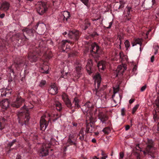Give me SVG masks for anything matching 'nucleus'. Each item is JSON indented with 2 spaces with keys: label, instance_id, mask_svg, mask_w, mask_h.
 Here are the masks:
<instances>
[{
  "label": "nucleus",
  "instance_id": "22",
  "mask_svg": "<svg viewBox=\"0 0 159 159\" xmlns=\"http://www.w3.org/2000/svg\"><path fill=\"white\" fill-rule=\"evenodd\" d=\"M9 102L7 99H5L0 102V105L2 108L4 109H7L9 107Z\"/></svg>",
  "mask_w": 159,
  "mask_h": 159
},
{
  "label": "nucleus",
  "instance_id": "58",
  "mask_svg": "<svg viewBox=\"0 0 159 159\" xmlns=\"http://www.w3.org/2000/svg\"><path fill=\"white\" fill-rule=\"evenodd\" d=\"M151 30L149 29L146 33V36H148V35L149 34V32L151 31Z\"/></svg>",
  "mask_w": 159,
  "mask_h": 159
},
{
  "label": "nucleus",
  "instance_id": "43",
  "mask_svg": "<svg viewBox=\"0 0 159 159\" xmlns=\"http://www.w3.org/2000/svg\"><path fill=\"white\" fill-rule=\"evenodd\" d=\"M16 142V139H13L11 142H9L8 143V146L10 147H11Z\"/></svg>",
  "mask_w": 159,
  "mask_h": 159
},
{
  "label": "nucleus",
  "instance_id": "3",
  "mask_svg": "<svg viewBox=\"0 0 159 159\" xmlns=\"http://www.w3.org/2000/svg\"><path fill=\"white\" fill-rule=\"evenodd\" d=\"M88 52H89L94 58H97L99 56V47L95 43L92 44L90 48L88 50Z\"/></svg>",
  "mask_w": 159,
  "mask_h": 159
},
{
  "label": "nucleus",
  "instance_id": "49",
  "mask_svg": "<svg viewBox=\"0 0 159 159\" xmlns=\"http://www.w3.org/2000/svg\"><path fill=\"white\" fill-rule=\"evenodd\" d=\"M120 158L119 159H122L124 157V153L123 152H120Z\"/></svg>",
  "mask_w": 159,
  "mask_h": 159
},
{
  "label": "nucleus",
  "instance_id": "40",
  "mask_svg": "<svg viewBox=\"0 0 159 159\" xmlns=\"http://www.w3.org/2000/svg\"><path fill=\"white\" fill-rule=\"evenodd\" d=\"M119 98H117V99H114L113 100L116 103H117V102L119 101L120 102L121 100L122 99V96H120V94H118Z\"/></svg>",
  "mask_w": 159,
  "mask_h": 159
},
{
  "label": "nucleus",
  "instance_id": "20",
  "mask_svg": "<svg viewBox=\"0 0 159 159\" xmlns=\"http://www.w3.org/2000/svg\"><path fill=\"white\" fill-rule=\"evenodd\" d=\"M98 119L103 123H105L108 119V117L104 113L101 112L98 114Z\"/></svg>",
  "mask_w": 159,
  "mask_h": 159
},
{
  "label": "nucleus",
  "instance_id": "57",
  "mask_svg": "<svg viewBox=\"0 0 159 159\" xmlns=\"http://www.w3.org/2000/svg\"><path fill=\"white\" fill-rule=\"evenodd\" d=\"M130 126L129 125H127L125 127V129L126 130H127L129 129Z\"/></svg>",
  "mask_w": 159,
  "mask_h": 159
},
{
  "label": "nucleus",
  "instance_id": "5",
  "mask_svg": "<svg viewBox=\"0 0 159 159\" xmlns=\"http://www.w3.org/2000/svg\"><path fill=\"white\" fill-rule=\"evenodd\" d=\"M93 106V104L92 103L90 102H88L83 107V108L84 107H87L86 109L84 110V111H87L88 112H89L88 111H89V109L90 108L92 107ZM87 115V118L90 120V122L93 123L96 121V119L95 118L94 115L92 114L91 115L90 114V115L89 116L88 115V113Z\"/></svg>",
  "mask_w": 159,
  "mask_h": 159
},
{
  "label": "nucleus",
  "instance_id": "45",
  "mask_svg": "<svg viewBox=\"0 0 159 159\" xmlns=\"http://www.w3.org/2000/svg\"><path fill=\"white\" fill-rule=\"evenodd\" d=\"M125 109L124 108H123L121 109V115L122 116H124L125 115Z\"/></svg>",
  "mask_w": 159,
  "mask_h": 159
},
{
  "label": "nucleus",
  "instance_id": "53",
  "mask_svg": "<svg viewBox=\"0 0 159 159\" xmlns=\"http://www.w3.org/2000/svg\"><path fill=\"white\" fill-rule=\"evenodd\" d=\"M134 99H131L129 100V102L130 104H131L134 102Z\"/></svg>",
  "mask_w": 159,
  "mask_h": 159
},
{
  "label": "nucleus",
  "instance_id": "23",
  "mask_svg": "<svg viewBox=\"0 0 159 159\" xmlns=\"http://www.w3.org/2000/svg\"><path fill=\"white\" fill-rule=\"evenodd\" d=\"M92 61L91 59L88 60L86 68L88 72L90 75L92 72Z\"/></svg>",
  "mask_w": 159,
  "mask_h": 159
},
{
  "label": "nucleus",
  "instance_id": "26",
  "mask_svg": "<svg viewBox=\"0 0 159 159\" xmlns=\"http://www.w3.org/2000/svg\"><path fill=\"white\" fill-rule=\"evenodd\" d=\"M123 36L121 35H118V38L117 40V43H116V44L119 45V48H121V44L123 42Z\"/></svg>",
  "mask_w": 159,
  "mask_h": 159
},
{
  "label": "nucleus",
  "instance_id": "28",
  "mask_svg": "<svg viewBox=\"0 0 159 159\" xmlns=\"http://www.w3.org/2000/svg\"><path fill=\"white\" fill-rule=\"evenodd\" d=\"M142 41V39H141L138 38L135 39L134 42L132 43V46L134 47L137 44H139L140 45V46L141 47Z\"/></svg>",
  "mask_w": 159,
  "mask_h": 159
},
{
  "label": "nucleus",
  "instance_id": "33",
  "mask_svg": "<svg viewBox=\"0 0 159 159\" xmlns=\"http://www.w3.org/2000/svg\"><path fill=\"white\" fill-rule=\"evenodd\" d=\"M102 131L105 134H108L111 132V129L109 127H107L104 128Z\"/></svg>",
  "mask_w": 159,
  "mask_h": 159
},
{
  "label": "nucleus",
  "instance_id": "8",
  "mask_svg": "<svg viewBox=\"0 0 159 159\" xmlns=\"http://www.w3.org/2000/svg\"><path fill=\"white\" fill-rule=\"evenodd\" d=\"M63 34L64 35L67 34L70 38H74L75 40H77L79 37L80 33L78 30H73L69 32L68 33L65 32Z\"/></svg>",
  "mask_w": 159,
  "mask_h": 159
},
{
  "label": "nucleus",
  "instance_id": "46",
  "mask_svg": "<svg viewBox=\"0 0 159 159\" xmlns=\"http://www.w3.org/2000/svg\"><path fill=\"white\" fill-rule=\"evenodd\" d=\"M137 69V66L136 65H135L134 66L133 68L132 69V71L134 72V74H136V71Z\"/></svg>",
  "mask_w": 159,
  "mask_h": 159
},
{
  "label": "nucleus",
  "instance_id": "31",
  "mask_svg": "<svg viewBox=\"0 0 159 159\" xmlns=\"http://www.w3.org/2000/svg\"><path fill=\"white\" fill-rule=\"evenodd\" d=\"M47 83L46 81L45 80H42L39 82V86L41 87H44Z\"/></svg>",
  "mask_w": 159,
  "mask_h": 159
},
{
  "label": "nucleus",
  "instance_id": "39",
  "mask_svg": "<svg viewBox=\"0 0 159 159\" xmlns=\"http://www.w3.org/2000/svg\"><path fill=\"white\" fill-rule=\"evenodd\" d=\"M125 44L126 48V50H127L128 48L130 46V43L129 41L127 40H126L125 42Z\"/></svg>",
  "mask_w": 159,
  "mask_h": 159
},
{
  "label": "nucleus",
  "instance_id": "24",
  "mask_svg": "<svg viewBox=\"0 0 159 159\" xmlns=\"http://www.w3.org/2000/svg\"><path fill=\"white\" fill-rule=\"evenodd\" d=\"M106 64L105 61H102L98 62L97 66L99 70H103L106 67Z\"/></svg>",
  "mask_w": 159,
  "mask_h": 159
},
{
  "label": "nucleus",
  "instance_id": "16",
  "mask_svg": "<svg viewBox=\"0 0 159 159\" xmlns=\"http://www.w3.org/2000/svg\"><path fill=\"white\" fill-rule=\"evenodd\" d=\"M62 98L63 101L65 103L67 107L69 108H71L72 106L70 100L68 98V96L65 93H63L61 96Z\"/></svg>",
  "mask_w": 159,
  "mask_h": 159
},
{
  "label": "nucleus",
  "instance_id": "6",
  "mask_svg": "<svg viewBox=\"0 0 159 159\" xmlns=\"http://www.w3.org/2000/svg\"><path fill=\"white\" fill-rule=\"evenodd\" d=\"M93 79L95 80V84L96 86L95 91L96 95L100 97L102 96L99 93L98 90L101 81V78L100 75L99 74H96L94 76Z\"/></svg>",
  "mask_w": 159,
  "mask_h": 159
},
{
  "label": "nucleus",
  "instance_id": "51",
  "mask_svg": "<svg viewBox=\"0 0 159 159\" xmlns=\"http://www.w3.org/2000/svg\"><path fill=\"white\" fill-rule=\"evenodd\" d=\"M146 88V86L144 85L140 89V90L141 92L143 91Z\"/></svg>",
  "mask_w": 159,
  "mask_h": 159
},
{
  "label": "nucleus",
  "instance_id": "10",
  "mask_svg": "<svg viewBox=\"0 0 159 159\" xmlns=\"http://www.w3.org/2000/svg\"><path fill=\"white\" fill-rule=\"evenodd\" d=\"M72 43L71 42L67 40L62 41L61 43V46L63 51L68 52L70 48V45H71Z\"/></svg>",
  "mask_w": 159,
  "mask_h": 159
},
{
  "label": "nucleus",
  "instance_id": "50",
  "mask_svg": "<svg viewBox=\"0 0 159 159\" xmlns=\"http://www.w3.org/2000/svg\"><path fill=\"white\" fill-rule=\"evenodd\" d=\"M90 25V23L89 22H87L86 24H85L84 28H83V29L84 30H86L88 28V27Z\"/></svg>",
  "mask_w": 159,
  "mask_h": 159
},
{
  "label": "nucleus",
  "instance_id": "1",
  "mask_svg": "<svg viewBox=\"0 0 159 159\" xmlns=\"http://www.w3.org/2000/svg\"><path fill=\"white\" fill-rule=\"evenodd\" d=\"M146 143L147 146L145 150L142 151L145 155L148 154L151 157L154 158L153 155L156 153V148L154 147L153 142L152 139H147L146 140Z\"/></svg>",
  "mask_w": 159,
  "mask_h": 159
},
{
  "label": "nucleus",
  "instance_id": "11",
  "mask_svg": "<svg viewBox=\"0 0 159 159\" xmlns=\"http://www.w3.org/2000/svg\"><path fill=\"white\" fill-rule=\"evenodd\" d=\"M131 11H132V8L130 7H127L125 9L123 15L124 18V21H126L129 20L130 19V12Z\"/></svg>",
  "mask_w": 159,
  "mask_h": 159
},
{
  "label": "nucleus",
  "instance_id": "35",
  "mask_svg": "<svg viewBox=\"0 0 159 159\" xmlns=\"http://www.w3.org/2000/svg\"><path fill=\"white\" fill-rule=\"evenodd\" d=\"M75 143L72 141L69 138L67 140V143L66 144V147L69 146L70 145L75 144Z\"/></svg>",
  "mask_w": 159,
  "mask_h": 159
},
{
  "label": "nucleus",
  "instance_id": "60",
  "mask_svg": "<svg viewBox=\"0 0 159 159\" xmlns=\"http://www.w3.org/2000/svg\"><path fill=\"white\" fill-rule=\"evenodd\" d=\"M92 141L93 143H95L96 142V140L95 139L93 138L92 139Z\"/></svg>",
  "mask_w": 159,
  "mask_h": 159
},
{
  "label": "nucleus",
  "instance_id": "41",
  "mask_svg": "<svg viewBox=\"0 0 159 159\" xmlns=\"http://www.w3.org/2000/svg\"><path fill=\"white\" fill-rule=\"evenodd\" d=\"M44 144L46 145V147H44V148H45L46 149H48V148H50L51 146V144L48 142H47L46 143H43V145Z\"/></svg>",
  "mask_w": 159,
  "mask_h": 159
},
{
  "label": "nucleus",
  "instance_id": "61",
  "mask_svg": "<svg viewBox=\"0 0 159 159\" xmlns=\"http://www.w3.org/2000/svg\"><path fill=\"white\" fill-rule=\"evenodd\" d=\"M117 93V92H116L114 90V94L112 96V98H113V97L115 96V94Z\"/></svg>",
  "mask_w": 159,
  "mask_h": 159
},
{
  "label": "nucleus",
  "instance_id": "64",
  "mask_svg": "<svg viewBox=\"0 0 159 159\" xmlns=\"http://www.w3.org/2000/svg\"><path fill=\"white\" fill-rule=\"evenodd\" d=\"M91 159H99V158H98L97 157L95 156V157H92V158Z\"/></svg>",
  "mask_w": 159,
  "mask_h": 159
},
{
  "label": "nucleus",
  "instance_id": "54",
  "mask_svg": "<svg viewBox=\"0 0 159 159\" xmlns=\"http://www.w3.org/2000/svg\"><path fill=\"white\" fill-rule=\"evenodd\" d=\"M39 25V24H37L34 27H33V30H37V28L38 26Z\"/></svg>",
  "mask_w": 159,
  "mask_h": 159
},
{
  "label": "nucleus",
  "instance_id": "2",
  "mask_svg": "<svg viewBox=\"0 0 159 159\" xmlns=\"http://www.w3.org/2000/svg\"><path fill=\"white\" fill-rule=\"evenodd\" d=\"M28 109L25 105L23 107L21 110L18 112L17 116L19 123H20V121H22V119L24 118H25V124L29 121L30 117Z\"/></svg>",
  "mask_w": 159,
  "mask_h": 159
},
{
  "label": "nucleus",
  "instance_id": "7",
  "mask_svg": "<svg viewBox=\"0 0 159 159\" xmlns=\"http://www.w3.org/2000/svg\"><path fill=\"white\" fill-rule=\"evenodd\" d=\"M126 67L125 64H122L118 66L114 73L116 75L115 77L118 75H122L125 71L126 70Z\"/></svg>",
  "mask_w": 159,
  "mask_h": 159
},
{
  "label": "nucleus",
  "instance_id": "56",
  "mask_svg": "<svg viewBox=\"0 0 159 159\" xmlns=\"http://www.w3.org/2000/svg\"><path fill=\"white\" fill-rule=\"evenodd\" d=\"M5 16V14L4 13H2L0 15V17L1 18H3Z\"/></svg>",
  "mask_w": 159,
  "mask_h": 159
},
{
  "label": "nucleus",
  "instance_id": "13",
  "mask_svg": "<svg viewBox=\"0 0 159 159\" xmlns=\"http://www.w3.org/2000/svg\"><path fill=\"white\" fill-rule=\"evenodd\" d=\"M38 55L41 56L40 54L37 53V52H30L29 54L28 59L32 62H35L37 60Z\"/></svg>",
  "mask_w": 159,
  "mask_h": 159
},
{
  "label": "nucleus",
  "instance_id": "32",
  "mask_svg": "<svg viewBox=\"0 0 159 159\" xmlns=\"http://www.w3.org/2000/svg\"><path fill=\"white\" fill-rule=\"evenodd\" d=\"M73 102L74 103L75 107L79 108L80 107L79 105V100L77 98H75L73 101Z\"/></svg>",
  "mask_w": 159,
  "mask_h": 159
},
{
  "label": "nucleus",
  "instance_id": "14",
  "mask_svg": "<svg viewBox=\"0 0 159 159\" xmlns=\"http://www.w3.org/2000/svg\"><path fill=\"white\" fill-rule=\"evenodd\" d=\"M58 88L55 84H52L48 89V92L51 95H55L58 93Z\"/></svg>",
  "mask_w": 159,
  "mask_h": 159
},
{
  "label": "nucleus",
  "instance_id": "9",
  "mask_svg": "<svg viewBox=\"0 0 159 159\" xmlns=\"http://www.w3.org/2000/svg\"><path fill=\"white\" fill-rule=\"evenodd\" d=\"M24 102V99L21 98L20 96H18L16 100L12 102L11 105L13 107L18 108L22 105Z\"/></svg>",
  "mask_w": 159,
  "mask_h": 159
},
{
  "label": "nucleus",
  "instance_id": "4",
  "mask_svg": "<svg viewBox=\"0 0 159 159\" xmlns=\"http://www.w3.org/2000/svg\"><path fill=\"white\" fill-rule=\"evenodd\" d=\"M48 8L45 2H38L37 4V11L40 15H43L48 10Z\"/></svg>",
  "mask_w": 159,
  "mask_h": 159
},
{
  "label": "nucleus",
  "instance_id": "38",
  "mask_svg": "<svg viewBox=\"0 0 159 159\" xmlns=\"http://www.w3.org/2000/svg\"><path fill=\"white\" fill-rule=\"evenodd\" d=\"M119 56L120 58H121V59L123 60H124V59H125L126 58V56L124 55L122 52H120V53Z\"/></svg>",
  "mask_w": 159,
  "mask_h": 159
},
{
  "label": "nucleus",
  "instance_id": "48",
  "mask_svg": "<svg viewBox=\"0 0 159 159\" xmlns=\"http://www.w3.org/2000/svg\"><path fill=\"white\" fill-rule=\"evenodd\" d=\"M53 5L54 6H58V5H59V4L60 2H59V1L58 2V1L57 2V1H54L53 2Z\"/></svg>",
  "mask_w": 159,
  "mask_h": 159
},
{
  "label": "nucleus",
  "instance_id": "25",
  "mask_svg": "<svg viewBox=\"0 0 159 159\" xmlns=\"http://www.w3.org/2000/svg\"><path fill=\"white\" fill-rule=\"evenodd\" d=\"M94 131V127L91 124L89 123L86 125V131L87 133H92Z\"/></svg>",
  "mask_w": 159,
  "mask_h": 159
},
{
  "label": "nucleus",
  "instance_id": "63",
  "mask_svg": "<svg viewBox=\"0 0 159 159\" xmlns=\"http://www.w3.org/2000/svg\"><path fill=\"white\" fill-rule=\"evenodd\" d=\"M72 125L75 126H76L77 125V124L75 123H72Z\"/></svg>",
  "mask_w": 159,
  "mask_h": 159
},
{
  "label": "nucleus",
  "instance_id": "59",
  "mask_svg": "<svg viewBox=\"0 0 159 159\" xmlns=\"http://www.w3.org/2000/svg\"><path fill=\"white\" fill-rule=\"evenodd\" d=\"M16 159H21L20 156L19 155H17Z\"/></svg>",
  "mask_w": 159,
  "mask_h": 159
},
{
  "label": "nucleus",
  "instance_id": "36",
  "mask_svg": "<svg viewBox=\"0 0 159 159\" xmlns=\"http://www.w3.org/2000/svg\"><path fill=\"white\" fill-rule=\"evenodd\" d=\"M70 76L71 77V76L69 73H66L65 75L62 74L61 76V77L64 78L65 79H67L68 77H70Z\"/></svg>",
  "mask_w": 159,
  "mask_h": 159
},
{
  "label": "nucleus",
  "instance_id": "18",
  "mask_svg": "<svg viewBox=\"0 0 159 159\" xmlns=\"http://www.w3.org/2000/svg\"><path fill=\"white\" fill-rule=\"evenodd\" d=\"M10 7V4L7 2H3L1 4L0 7V10L5 12L8 10Z\"/></svg>",
  "mask_w": 159,
  "mask_h": 159
},
{
  "label": "nucleus",
  "instance_id": "15",
  "mask_svg": "<svg viewBox=\"0 0 159 159\" xmlns=\"http://www.w3.org/2000/svg\"><path fill=\"white\" fill-rule=\"evenodd\" d=\"M45 117V115L42 116L40 121V129L42 130H44L48 126V123L44 119Z\"/></svg>",
  "mask_w": 159,
  "mask_h": 159
},
{
  "label": "nucleus",
  "instance_id": "19",
  "mask_svg": "<svg viewBox=\"0 0 159 159\" xmlns=\"http://www.w3.org/2000/svg\"><path fill=\"white\" fill-rule=\"evenodd\" d=\"M157 107L156 110L153 112V119L155 121H156L158 119H159V102L156 103Z\"/></svg>",
  "mask_w": 159,
  "mask_h": 159
},
{
  "label": "nucleus",
  "instance_id": "21",
  "mask_svg": "<svg viewBox=\"0 0 159 159\" xmlns=\"http://www.w3.org/2000/svg\"><path fill=\"white\" fill-rule=\"evenodd\" d=\"M44 147H46V145L44 144L43 145L42 148L39 152V154L40 156H46L48 154V149H46Z\"/></svg>",
  "mask_w": 159,
  "mask_h": 159
},
{
  "label": "nucleus",
  "instance_id": "37",
  "mask_svg": "<svg viewBox=\"0 0 159 159\" xmlns=\"http://www.w3.org/2000/svg\"><path fill=\"white\" fill-rule=\"evenodd\" d=\"M139 106V104H137L133 108L132 111V113L134 114L135 112L136 111Z\"/></svg>",
  "mask_w": 159,
  "mask_h": 159
},
{
  "label": "nucleus",
  "instance_id": "12",
  "mask_svg": "<svg viewBox=\"0 0 159 159\" xmlns=\"http://www.w3.org/2000/svg\"><path fill=\"white\" fill-rule=\"evenodd\" d=\"M75 70L72 74L73 76L75 77L76 78H79L81 75V67L80 64H78L75 66Z\"/></svg>",
  "mask_w": 159,
  "mask_h": 159
},
{
  "label": "nucleus",
  "instance_id": "62",
  "mask_svg": "<svg viewBox=\"0 0 159 159\" xmlns=\"http://www.w3.org/2000/svg\"><path fill=\"white\" fill-rule=\"evenodd\" d=\"M56 116H57V118H56L55 119H54V120H57V119H58V118L60 117V116H59V115H58V114H57V115H56Z\"/></svg>",
  "mask_w": 159,
  "mask_h": 159
},
{
  "label": "nucleus",
  "instance_id": "17",
  "mask_svg": "<svg viewBox=\"0 0 159 159\" xmlns=\"http://www.w3.org/2000/svg\"><path fill=\"white\" fill-rule=\"evenodd\" d=\"M2 97L7 96L9 97L11 93V90L8 89H3L0 90Z\"/></svg>",
  "mask_w": 159,
  "mask_h": 159
},
{
  "label": "nucleus",
  "instance_id": "55",
  "mask_svg": "<svg viewBox=\"0 0 159 159\" xmlns=\"http://www.w3.org/2000/svg\"><path fill=\"white\" fill-rule=\"evenodd\" d=\"M154 56H152L151 57V62H153L154 60Z\"/></svg>",
  "mask_w": 159,
  "mask_h": 159
},
{
  "label": "nucleus",
  "instance_id": "34",
  "mask_svg": "<svg viewBox=\"0 0 159 159\" xmlns=\"http://www.w3.org/2000/svg\"><path fill=\"white\" fill-rule=\"evenodd\" d=\"M24 32H25L28 34H30L33 32V30L32 29H29L28 28H25L23 30Z\"/></svg>",
  "mask_w": 159,
  "mask_h": 159
},
{
  "label": "nucleus",
  "instance_id": "27",
  "mask_svg": "<svg viewBox=\"0 0 159 159\" xmlns=\"http://www.w3.org/2000/svg\"><path fill=\"white\" fill-rule=\"evenodd\" d=\"M62 15L63 17V20L64 21H67L68 19L70 17V13L67 11H64Z\"/></svg>",
  "mask_w": 159,
  "mask_h": 159
},
{
  "label": "nucleus",
  "instance_id": "44",
  "mask_svg": "<svg viewBox=\"0 0 159 159\" xmlns=\"http://www.w3.org/2000/svg\"><path fill=\"white\" fill-rule=\"evenodd\" d=\"M86 6L88 5L89 0H80Z\"/></svg>",
  "mask_w": 159,
  "mask_h": 159
},
{
  "label": "nucleus",
  "instance_id": "52",
  "mask_svg": "<svg viewBox=\"0 0 159 159\" xmlns=\"http://www.w3.org/2000/svg\"><path fill=\"white\" fill-rule=\"evenodd\" d=\"M112 22H110L109 23L108 26L107 27V29H109V28H111V26L112 25Z\"/></svg>",
  "mask_w": 159,
  "mask_h": 159
},
{
  "label": "nucleus",
  "instance_id": "30",
  "mask_svg": "<svg viewBox=\"0 0 159 159\" xmlns=\"http://www.w3.org/2000/svg\"><path fill=\"white\" fill-rule=\"evenodd\" d=\"M79 135L80 137L79 139L81 140H83L84 139L85 136L83 130L81 129L79 133Z\"/></svg>",
  "mask_w": 159,
  "mask_h": 159
},
{
  "label": "nucleus",
  "instance_id": "47",
  "mask_svg": "<svg viewBox=\"0 0 159 159\" xmlns=\"http://www.w3.org/2000/svg\"><path fill=\"white\" fill-rule=\"evenodd\" d=\"M40 71L41 72L43 73H45L46 74L48 73V70L45 71L43 70V68H41V69L40 70Z\"/></svg>",
  "mask_w": 159,
  "mask_h": 159
},
{
  "label": "nucleus",
  "instance_id": "42",
  "mask_svg": "<svg viewBox=\"0 0 159 159\" xmlns=\"http://www.w3.org/2000/svg\"><path fill=\"white\" fill-rule=\"evenodd\" d=\"M120 5L118 7V9H119L120 8H123L124 7V5L125 4V2L122 1V0H121L120 1Z\"/></svg>",
  "mask_w": 159,
  "mask_h": 159
},
{
  "label": "nucleus",
  "instance_id": "29",
  "mask_svg": "<svg viewBox=\"0 0 159 159\" xmlns=\"http://www.w3.org/2000/svg\"><path fill=\"white\" fill-rule=\"evenodd\" d=\"M54 107L59 111L61 109V104L58 101H56L54 104Z\"/></svg>",
  "mask_w": 159,
  "mask_h": 159
}]
</instances>
